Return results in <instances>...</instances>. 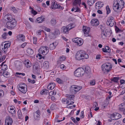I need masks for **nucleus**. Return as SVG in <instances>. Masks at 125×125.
I'll return each mask as SVG.
<instances>
[{
	"label": "nucleus",
	"instance_id": "nucleus-1",
	"mask_svg": "<svg viewBox=\"0 0 125 125\" xmlns=\"http://www.w3.org/2000/svg\"><path fill=\"white\" fill-rule=\"evenodd\" d=\"M89 56L88 54L83 51H78L75 55V58L76 59L80 60L83 59H88Z\"/></svg>",
	"mask_w": 125,
	"mask_h": 125
},
{
	"label": "nucleus",
	"instance_id": "nucleus-2",
	"mask_svg": "<svg viewBox=\"0 0 125 125\" xmlns=\"http://www.w3.org/2000/svg\"><path fill=\"white\" fill-rule=\"evenodd\" d=\"M112 67V64L109 62L104 63L101 66L102 70L104 73H107L109 72L111 70Z\"/></svg>",
	"mask_w": 125,
	"mask_h": 125
},
{
	"label": "nucleus",
	"instance_id": "nucleus-3",
	"mask_svg": "<svg viewBox=\"0 0 125 125\" xmlns=\"http://www.w3.org/2000/svg\"><path fill=\"white\" fill-rule=\"evenodd\" d=\"M81 3V0H75L73 2L74 6L73 8L71 9V11L75 12H80V10L78 6H80Z\"/></svg>",
	"mask_w": 125,
	"mask_h": 125
},
{
	"label": "nucleus",
	"instance_id": "nucleus-4",
	"mask_svg": "<svg viewBox=\"0 0 125 125\" xmlns=\"http://www.w3.org/2000/svg\"><path fill=\"white\" fill-rule=\"evenodd\" d=\"M17 87L19 90L23 94H26L27 91V86L25 83H20Z\"/></svg>",
	"mask_w": 125,
	"mask_h": 125
},
{
	"label": "nucleus",
	"instance_id": "nucleus-5",
	"mask_svg": "<svg viewBox=\"0 0 125 125\" xmlns=\"http://www.w3.org/2000/svg\"><path fill=\"white\" fill-rule=\"evenodd\" d=\"M85 73L84 69L82 68H79L74 72L75 75L77 77H80L83 76Z\"/></svg>",
	"mask_w": 125,
	"mask_h": 125
},
{
	"label": "nucleus",
	"instance_id": "nucleus-6",
	"mask_svg": "<svg viewBox=\"0 0 125 125\" xmlns=\"http://www.w3.org/2000/svg\"><path fill=\"white\" fill-rule=\"evenodd\" d=\"M10 45V43L9 42H4L1 44V48L3 52L6 53L8 50V49L9 48Z\"/></svg>",
	"mask_w": 125,
	"mask_h": 125
},
{
	"label": "nucleus",
	"instance_id": "nucleus-7",
	"mask_svg": "<svg viewBox=\"0 0 125 125\" xmlns=\"http://www.w3.org/2000/svg\"><path fill=\"white\" fill-rule=\"evenodd\" d=\"M17 22L16 20L11 21L7 22L6 23V27L9 29H13L16 25Z\"/></svg>",
	"mask_w": 125,
	"mask_h": 125
},
{
	"label": "nucleus",
	"instance_id": "nucleus-8",
	"mask_svg": "<svg viewBox=\"0 0 125 125\" xmlns=\"http://www.w3.org/2000/svg\"><path fill=\"white\" fill-rule=\"evenodd\" d=\"M48 47L46 46L41 47L39 50V52L40 54L43 55H46L48 52Z\"/></svg>",
	"mask_w": 125,
	"mask_h": 125
},
{
	"label": "nucleus",
	"instance_id": "nucleus-9",
	"mask_svg": "<svg viewBox=\"0 0 125 125\" xmlns=\"http://www.w3.org/2000/svg\"><path fill=\"white\" fill-rule=\"evenodd\" d=\"M123 8L114 2L113 5V8L115 11L117 12H120Z\"/></svg>",
	"mask_w": 125,
	"mask_h": 125
},
{
	"label": "nucleus",
	"instance_id": "nucleus-10",
	"mask_svg": "<svg viewBox=\"0 0 125 125\" xmlns=\"http://www.w3.org/2000/svg\"><path fill=\"white\" fill-rule=\"evenodd\" d=\"M114 18L112 16H109L108 18L106 23L108 25L112 27L114 25Z\"/></svg>",
	"mask_w": 125,
	"mask_h": 125
},
{
	"label": "nucleus",
	"instance_id": "nucleus-11",
	"mask_svg": "<svg viewBox=\"0 0 125 125\" xmlns=\"http://www.w3.org/2000/svg\"><path fill=\"white\" fill-rule=\"evenodd\" d=\"M82 88L81 86L73 85L70 88V91L72 92H77L79 91Z\"/></svg>",
	"mask_w": 125,
	"mask_h": 125
},
{
	"label": "nucleus",
	"instance_id": "nucleus-12",
	"mask_svg": "<svg viewBox=\"0 0 125 125\" xmlns=\"http://www.w3.org/2000/svg\"><path fill=\"white\" fill-rule=\"evenodd\" d=\"M90 30V28L89 27L85 26L83 27V31L85 36L87 37L89 36Z\"/></svg>",
	"mask_w": 125,
	"mask_h": 125
},
{
	"label": "nucleus",
	"instance_id": "nucleus-13",
	"mask_svg": "<svg viewBox=\"0 0 125 125\" xmlns=\"http://www.w3.org/2000/svg\"><path fill=\"white\" fill-rule=\"evenodd\" d=\"M73 42L76 43L78 46L81 45L83 43V41L82 39L79 38H75L73 39Z\"/></svg>",
	"mask_w": 125,
	"mask_h": 125
},
{
	"label": "nucleus",
	"instance_id": "nucleus-14",
	"mask_svg": "<svg viewBox=\"0 0 125 125\" xmlns=\"http://www.w3.org/2000/svg\"><path fill=\"white\" fill-rule=\"evenodd\" d=\"M4 19L6 21H7V22H10L15 20L14 18H13L11 15L9 14L6 15L4 17Z\"/></svg>",
	"mask_w": 125,
	"mask_h": 125
},
{
	"label": "nucleus",
	"instance_id": "nucleus-15",
	"mask_svg": "<svg viewBox=\"0 0 125 125\" xmlns=\"http://www.w3.org/2000/svg\"><path fill=\"white\" fill-rule=\"evenodd\" d=\"M12 119L9 117H7L5 120V125H12L13 123Z\"/></svg>",
	"mask_w": 125,
	"mask_h": 125
},
{
	"label": "nucleus",
	"instance_id": "nucleus-16",
	"mask_svg": "<svg viewBox=\"0 0 125 125\" xmlns=\"http://www.w3.org/2000/svg\"><path fill=\"white\" fill-rule=\"evenodd\" d=\"M15 107L13 105L9 106L8 108V110L12 114H14L15 113Z\"/></svg>",
	"mask_w": 125,
	"mask_h": 125
},
{
	"label": "nucleus",
	"instance_id": "nucleus-17",
	"mask_svg": "<svg viewBox=\"0 0 125 125\" xmlns=\"http://www.w3.org/2000/svg\"><path fill=\"white\" fill-rule=\"evenodd\" d=\"M59 4L57 3V2L54 0L51 3L50 8L52 9H57L58 8Z\"/></svg>",
	"mask_w": 125,
	"mask_h": 125
},
{
	"label": "nucleus",
	"instance_id": "nucleus-18",
	"mask_svg": "<svg viewBox=\"0 0 125 125\" xmlns=\"http://www.w3.org/2000/svg\"><path fill=\"white\" fill-rule=\"evenodd\" d=\"M114 2L118 4L120 6L123 8L125 3L123 0H114Z\"/></svg>",
	"mask_w": 125,
	"mask_h": 125
},
{
	"label": "nucleus",
	"instance_id": "nucleus-19",
	"mask_svg": "<svg viewBox=\"0 0 125 125\" xmlns=\"http://www.w3.org/2000/svg\"><path fill=\"white\" fill-rule=\"evenodd\" d=\"M23 63L24 64L25 67L27 68H30L32 66L31 62L29 60H25Z\"/></svg>",
	"mask_w": 125,
	"mask_h": 125
},
{
	"label": "nucleus",
	"instance_id": "nucleus-20",
	"mask_svg": "<svg viewBox=\"0 0 125 125\" xmlns=\"http://www.w3.org/2000/svg\"><path fill=\"white\" fill-rule=\"evenodd\" d=\"M65 96L66 98V100L67 101V103L69 104L70 102L68 101H70V100L73 99L74 96L73 95L66 94Z\"/></svg>",
	"mask_w": 125,
	"mask_h": 125
},
{
	"label": "nucleus",
	"instance_id": "nucleus-21",
	"mask_svg": "<svg viewBox=\"0 0 125 125\" xmlns=\"http://www.w3.org/2000/svg\"><path fill=\"white\" fill-rule=\"evenodd\" d=\"M91 25L93 26H97L99 24V22L97 19H92L91 21Z\"/></svg>",
	"mask_w": 125,
	"mask_h": 125
},
{
	"label": "nucleus",
	"instance_id": "nucleus-22",
	"mask_svg": "<svg viewBox=\"0 0 125 125\" xmlns=\"http://www.w3.org/2000/svg\"><path fill=\"white\" fill-rule=\"evenodd\" d=\"M125 104L122 103L119 105L118 110L120 112H124L125 111Z\"/></svg>",
	"mask_w": 125,
	"mask_h": 125
},
{
	"label": "nucleus",
	"instance_id": "nucleus-23",
	"mask_svg": "<svg viewBox=\"0 0 125 125\" xmlns=\"http://www.w3.org/2000/svg\"><path fill=\"white\" fill-rule=\"evenodd\" d=\"M103 5V3L100 1H97L96 3L95 8L97 9H98L102 7Z\"/></svg>",
	"mask_w": 125,
	"mask_h": 125
},
{
	"label": "nucleus",
	"instance_id": "nucleus-24",
	"mask_svg": "<svg viewBox=\"0 0 125 125\" xmlns=\"http://www.w3.org/2000/svg\"><path fill=\"white\" fill-rule=\"evenodd\" d=\"M17 38L19 41H22L23 42L25 41V36L22 34H20L18 35Z\"/></svg>",
	"mask_w": 125,
	"mask_h": 125
},
{
	"label": "nucleus",
	"instance_id": "nucleus-25",
	"mask_svg": "<svg viewBox=\"0 0 125 125\" xmlns=\"http://www.w3.org/2000/svg\"><path fill=\"white\" fill-rule=\"evenodd\" d=\"M44 21V18L42 16H41V17L37 18L35 21V22L38 23H42Z\"/></svg>",
	"mask_w": 125,
	"mask_h": 125
},
{
	"label": "nucleus",
	"instance_id": "nucleus-26",
	"mask_svg": "<svg viewBox=\"0 0 125 125\" xmlns=\"http://www.w3.org/2000/svg\"><path fill=\"white\" fill-rule=\"evenodd\" d=\"M57 44V43L56 42H53L50 45L49 48L51 50H53L55 48Z\"/></svg>",
	"mask_w": 125,
	"mask_h": 125
},
{
	"label": "nucleus",
	"instance_id": "nucleus-27",
	"mask_svg": "<svg viewBox=\"0 0 125 125\" xmlns=\"http://www.w3.org/2000/svg\"><path fill=\"white\" fill-rule=\"evenodd\" d=\"M61 31L62 32L64 33H67L69 30L67 26H64L61 28Z\"/></svg>",
	"mask_w": 125,
	"mask_h": 125
},
{
	"label": "nucleus",
	"instance_id": "nucleus-28",
	"mask_svg": "<svg viewBox=\"0 0 125 125\" xmlns=\"http://www.w3.org/2000/svg\"><path fill=\"white\" fill-rule=\"evenodd\" d=\"M55 84L54 83H49L48 86V89L52 90L55 87Z\"/></svg>",
	"mask_w": 125,
	"mask_h": 125
},
{
	"label": "nucleus",
	"instance_id": "nucleus-29",
	"mask_svg": "<svg viewBox=\"0 0 125 125\" xmlns=\"http://www.w3.org/2000/svg\"><path fill=\"white\" fill-rule=\"evenodd\" d=\"M24 23L26 25V29L29 30L32 28V26L30 22L28 21H25Z\"/></svg>",
	"mask_w": 125,
	"mask_h": 125
},
{
	"label": "nucleus",
	"instance_id": "nucleus-30",
	"mask_svg": "<svg viewBox=\"0 0 125 125\" xmlns=\"http://www.w3.org/2000/svg\"><path fill=\"white\" fill-rule=\"evenodd\" d=\"M49 63L47 61H45L43 63L42 67L45 69H47L49 67Z\"/></svg>",
	"mask_w": 125,
	"mask_h": 125
},
{
	"label": "nucleus",
	"instance_id": "nucleus-31",
	"mask_svg": "<svg viewBox=\"0 0 125 125\" xmlns=\"http://www.w3.org/2000/svg\"><path fill=\"white\" fill-rule=\"evenodd\" d=\"M4 62H3L0 66H1V69L3 70L4 71H6L7 69V66L5 64H3Z\"/></svg>",
	"mask_w": 125,
	"mask_h": 125
},
{
	"label": "nucleus",
	"instance_id": "nucleus-32",
	"mask_svg": "<svg viewBox=\"0 0 125 125\" xmlns=\"http://www.w3.org/2000/svg\"><path fill=\"white\" fill-rule=\"evenodd\" d=\"M27 52L29 54L31 55L33 53V51L31 49L28 48L27 50Z\"/></svg>",
	"mask_w": 125,
	"mask_h": 125
},
{
	"label": "nucleus",
	"instance_id": "nucleus-33",
	"mask_svg": "<svg viewBox=\"0 0 125 125\" xmlns=\"http://www.w3.org/2000/svg\"><path fill=\"white\" fill-rule=\"evenodd\" d=\"M67 27L69 30L75 27V25L73 24H70L68 25Z\"/></svg>",
	"mask_w": 125,
	"mask_h": 125
},
{
	"label": "nucleus",
	"instance_id": "nucleus-34",
	"mask_svg": "<svg viewBox=\"0 0 125 125\" xmlns=\"http://www.w3.org/2000/svg\"><path fill=\"white\" fill-rule=\"evenodd\" d=\"M95 2V0H88L87 3L90 6L92 5Z\"/></svg>",
	"mask_w": 125,
	"mask_h": 125
},
{
	"label": "nucleus",
	"instance_id": "nucleus-35",
	"mask_svg": "<svg viewBox=\"0 0 125 125\" xmlns=\"http://www.w3.org/2000/svg\"><path fill=\"white\" fill-rule=\"evenodd\" d=\"M56 94V90H54L53 91H52L50 92L49 93V94L50 96H52V95H55Z\"/></svg>",
	"mask_w": 125,
	"mask_h": 125
},
{
	"label": "nucleus",
	"instance_id": "nucleus-36",
	"mask_svg": "<svg viewBox=\"0 0 125 125\" xmlns=\"http://www.w3.org/2000/svg\"><path fill=\"white\" fill-rule=\"evenodd\" d=\"M29 9L30 10H31V13L33 15H36L37 13V12L36 11L34 10L33 9V8H32L30 6L29 7Z\"/></svg>",
	"mask_w": 125,
	"mask_h": 125
},
{
	"label": "nucleus",
	"instance_id": "nucleus-37",
	"mask_svg": "<svg viewBox=\"0 0 125 125\" xmlns=\"http://www.w3.org/2000/svg\"><path fill=\"white\" fill-rule=\"evenodd\" d=\"M15 66L16 67L19 68L21 65V63L19 61H17L15 62Z\"/></svg>",
	"mask_w": 125,
	"mask_h": 125
},
{
	"label": "nucleus",
	"instance_id": "nucleus-38",
	"mask_svg": "<svg viewBox=\"0 0 125 125\" xmlns=\"http://www.w3.org/2000/svg\"><path fill=\"white\" fill-rule=\"evenodd\" d=\"M115 120L119 119L121 117V115L119 113H115Z\"/></svg>",
	"mask_w": 125,
	"mask_h": 125
},
{
	"label": "nucleus",
	"instance_id": "nucleus-39",
	"mask_svg": "<svg viewBox=\"0 0 125 125\" xmlns=\"http://www.w3.org/2000/svg\"><path fill=\"white\" fill-rule=\"evenodd\" d=\"M56 81L59 83L61 84L63 83V81L60 79L59 78H57L56 79Z\"/></svg>",
	"mask_w": 125,
	"mask_h": 125
},
{
	"label": "nucleus",
	"instance_id": "nucleus-40",
	"mask_svg": "<svg viewBox=\"0 0 125 125\" xmlns=\"http://www.w3.org/2000/svg\"><path fill=\"white\" fill-rule=\"evenodd\" d=\"M60 33V31L58 29H56L55 30L54 34L55 36L59 35Z\"/></svg>",
	"mask_w": 125,
	"mask_h": 125
},
{
	"label": "nucleus",
	"instance_id": "nucleus-41",
	"mask_svg": "<svg viewBox=\"0 0 125 125\" xmlns=\"http://www.w3.org/2000/svg\"><path fill=\"white\" fill-rule=\"evenodd\" d=\"M42 28L45 31L48 32H49L50 31V29L47 28V27H45L43 26H42Z\"/></svg>",
	"mask_w": 125,
	"mask_h": 125
},
{
	"label": "nucleus",
	"instance_id": "nucleus-42",
	"mask_svg": "<svg viewBox=\"0 0 125 125\" xmlns=\"http://www.w3.org/2000/svg\"><path fill=\"white\" fill-rule=\"evenodd\" d=\"M101 37L103 39H105L106 38L105 34L104 32H102L101 34Z\"/></svg>",
	"mask_w": 125,
	"mask_h": 125
},
{
	"label": "nucleus",
	"instance_id": "nucleus-43",
	"mask_svg": "<svg viewBox=\"0 0 125 125\" xmlns=\"http://www.w3.org/2000/svg\"><path fill=\"white\" fill-rule=\"evenodd\" d=\"M106 11L107 14H109L111 10L109 8V6H106Z\"/></svg>",
	"mask_w": 125,
	"mask_h": 125
},
{
	"label": "nucleus",
	"instance_id": "nucleus-44",
	"mask_svg": "<svg viewBox=\"0 0 125 125\" xmlns=\"http://www.w3.org/2000/svg\"><path fill=\"white\" fill-rule=\"evenodd\" d=\"M65 59V57L64 56H62L60 57L59 60L60 61H64Z\"/></svg>",
	"mask_w": 125,
	"mask_h": 125
},
{
	"label": "nucleus",
	"instance_id": "nucleus-45",
	"mask_svg": "<svg viewBox=\"0 0 125 125\" xmlns=\"http://www.w3.org/2000/svg\"><path fill=\"white\" fill-rule=\"evenodd\" d=\"M48 90L46 89L43 90L41 92V94H45L46 93L48 92Z\"/></svg>",
	"mask_w": 125,
	"mask_h": 125
},
{
	"label": "nucleus",
	"instance_id": "nucleus-46",
	"mask_svg": "<svg viewBox=\"0 0 125 125\" xmlns=\"http://www.w3.org/2000/svg\"><path fill=\"white\" fill-rule=\"evenodd\" d=\"M119 79V77H114L113 79V80L114 82L116 83L117 82Z\"/></svg>",
	"mask_w": 125,
	"mask_h": 125
},
{
	"label": "nucleus",
	"instance_id": "nucleus-47",
	"mask_svg": "<svg viewBox=\"0 0 125 125\" xmlns=\"http://www.w3.org/2000/svg\"><path fill=\"white\" fill-rule=\"evenodd\" d=\"M7 35H8V33L7 32H5L2 35V36L4 39H6L7 38Z\"/></svg>",
	"mask_w": 125,
	"mask_h": 125
},
{
	"label": "nucleus",
	"instance_id": "nucleus-48",
	"mask_svg": "<svg viewBox=\"0 0 125 125\" xmlns=\"http://www.w3.org/2000/svg\"><path fill=\"white\" fill-rule=\"evenodd\" d=\"M33 44H36L37 43V38L35 37H33Z\"/></svg>",
	"mask_w": 125,
	"mask_h": 125
},
{
	"label": "nucleus",
	"instance_id": "nucleus-49",
	"mask_svg": "<svg viewBox=\"0 0 125 125\" xmlns=\"http://www.w3.org/2000/svg\"><path fill=\"white\" fill-rule=\"evenodd\" d=\"M51 23L52 25H55L56 23V21L55 20L52 19L51 21Z\"/></svg>",
	"mask_w": 125,
	"mask_h": 125
},
{
	"label": "nucleus",
	"instance_id": "nucleus-50",
	"mask_svg": "<svg viewBox=\"0 0 125 125\" xmlns=\"http://www.w3.org/2000/svg\"><path fill=\"white\" fill-rule=\"evenodd\" d=\"M115 113L112 114L110 116V118L113 120H115Z\"/></svg>",
	"mask_w": 125,
	"mask_h": 125
},
{
	"label": "nucleus",
	"instance_id": "nucleus-51",
	"mask_svg": "<svg viewBox=\"0 0 125 125\" xmlns=\"http://www.w3.org/2000/svg\"><path fill=\"white\" fill-rule=\"evenodd\" d=\"M40 113L39 111H37L35 112L34 116H36L38 117L40 116Z\"/></svg>",
	"mask_w": 125,
	"mask_h": 125
},
{
	"label": "nucleus",
	"instance_id": "nucleus-52",
	"mask_svg": "<svg viewBox=\"0 0 125 125\" xmlns=\"http://www.w3.org/2000/svg\"><path fill=\"white\" fill-rule=\"evenodd\" d=\"M70 103L69 104L67 103V101H66V103L68 105L72 104L74 103V101L73 99L70 100V101H69Z\"/></svg>",
	"mask_w": 125,
	"mask_h": 125
},
{
	"label": "nucleus",
	"instance_id": "nucleus-53",
	"mask_svg": "<svg viewBox=\"0 0 125 125\" xmlns=\"http://www.w3.org/2000/svg\"><path fill=\"white\" fill-rule=\"evenodd\" d=\"M16 75H20L21 77L22 76H24L25 75V74L24 73H21L19 72H16Z\"/></svg>",
	"mask_w": 125,
	"mask_h": 125
},
{
	"label": "nucleus",
	"instance_id": "nucleus-54",
	"mask_svg": "<svg viewBox=\"0 0 125 125\" xmlns=\"http://www.w3.org/2000/svg\"><path fill=\"white\" fill-rule=\"evenodd\" d=\"M4 94V92L2 90H0V98L3 97Z\"/></svg>",
	"mask_w": 125,
	"mask_h": 125
},
{
	"label": "nucleus",
	"instance_id": "nucleus-55",
	"mask_svg": "<svg viewBox=\"0 0 125 125\" xmlns=\"http://www.w3.org/2000/svg\"><path fill=\"white\" fill-rule=\"evenodd\" d=\"M6 58V56L5 55L3 56L2 57L0 58V62H1L4 60Z\"/></svg>",
	"mask_w": 125,
	"mask_h": 125
},
{
	"label": "nucleus",
	"instance_id": "nucleus-56",
	"mask_svg": "<svg viewBox=\"0 0 125 125\" xmlns=\"http://www.w3.org/2000/svg\"><path fill=\"white\" fill-rule=\"evenodd\" d=\"M95 81L94 80L91 81L90 84L91 85H94L95 84Z\"/></svg>",
	"mask_w": 125,
	"mask_h": 125
},
{
	"label": "nucleus",
	"instance_id": "nucleus-57",
	"mask_svg": "<svg viewBox=\"0 0 125 125\" xmlns=\"http://www.w3.org/2000/svg\"><path fill=\"white\" fill-rule=\"evenodd\" d=\"M42 30H37L36 31V33L37 35H41V32Z\"/></svg>",
	"mask_w": 125,
	"mask_h": 125
},
{
	"label": "nucleus",
	"instance_id": "nucleus-58",
	"mask_svg": "<svg viewBox=\"0 0 125 125\" xmlns=\"http://www.w3.org/2000/svg\"><path fill=\"white\" fill-rule=\"evenodd\" d=\"M60 67L61 69L62 70H64L66 68L65 65L63 64H61L60 65Z\"/></svg>",
	"mask_w": 125,
	"mask_h": 125
},
{
	"label": "nucleus",
	"instance_id": "nucleus-59",
	"mask_svg": "<svg viewBox=\"0 0 125 125\" xmlns=\"http://www.w3.org/2000/svg\"><path fill=\"white\" fill-rule=\"evenodd\" d=\"M85 72L86 73L89 72L90 71L89 67H86L85 68Z\"/></svg>",
	"mask_w": 125,
	"mask_h": 125
},
{
	"label": "nucleus",
	"instance_id": "nucleus-60",
	"mask_svg": "<svg viewBox=\"0 0 125 125\" xmlns=\"http://www.w3.org/2000/svg\"><path fill=\"white\" fill-rule=\"evenodd\" d=\"M28 81L30 83H31L32 84L35 83V81L34 80H31L29 79H28Z\"/></svg>",
	"mask_w": 125,
	"mask_h": 125
},
{
	"label": "nucleus",
	"instance_id": "nucleus-61",
	"mask_svg": "<svg viewBox=\"0 0 125 125\" xmlns=\"http://www.w3.org/2000/svg\"><path fill=\"white\" fill-rule=\"evenodd\" d=\"M105 47L107 51V52H110L111 50L110 48L108 46H105Z\"/></svg>",
	"mask_w": 125,
	"mask_h": 125
},
{
	"label": "nucleus",
	"instance_id": "nucleus-62",
	"mask_svg": "<svg viewBox=\"0 0 125 125\" xmlns=\"http://www.w3.org/2000/svg\"><path fill=\"white\" fill-rule=\"evenodd\" d=\"M37 57H38V59L41 60L42 58V56L40 54H38L37 55Z\"/></svg>",
	"mask_w": 125,
	"mask_h": 125
},
{
	"label": "nucleus",
	"instance_id": "nucleus-63",
	"mask_svg": "<svg viewBox=\"0 0 125 125\" xmlns=\"http://www.w3.org/2000/svg\"><path fill=\"white\" fill-rule=\"evenodd\" d=\"M120 82L121 84H125V81L124 80H121L120 81Z\"/></svg>",
	"mask_w": 125,
	"mask_h": 125
},
{
	"label": "nucleus",
	"instance_id": "nucleus-64",
	"mask_svg": "<svg viewBox=\"0 0 125 125\" xmlns=\"http://www.w3.org/2000/svg\"><path fill=\"white\" fill-rule=\"evenodd\" d=\"M101 58V55L100 54H98L96 56L95 58L97 60H99Z\"/></svg>",
	"mask_w": 125,
	"mask_h": 125
}]
</instances>
